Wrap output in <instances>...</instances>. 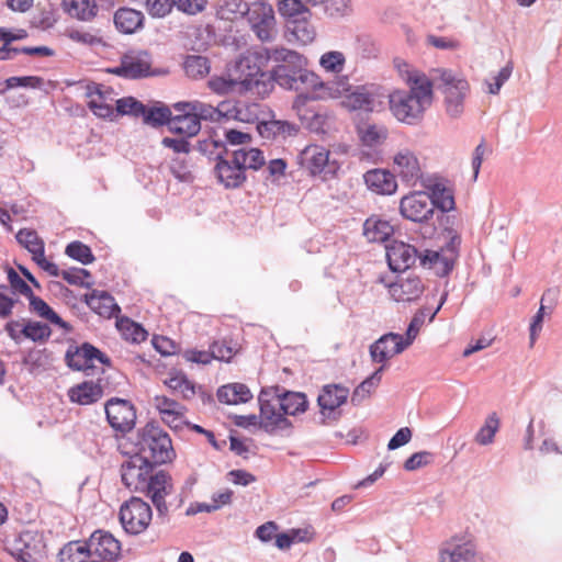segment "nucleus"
Wrapping results in <instances>:
<instances>
[{
    "mask_svg": "<svg viewBox=\"0 0 562 562\" xmlns=\"http://www.w3.org/2000/svg\"><path fill=\"white\" fill-rule=\"evenodd\" d=\"M207 87L217 94L251 92L260 98L272 91L270 76L261 70L254 56L240 57L227 74L213 76L207 81Z\"/></svg>",
    "mask_w": 562,
    "mask_h": 562,
    "instance_id": "nucleus-1",
    "label": "nucleus"
},
{
    "mask_svg": "<svg viewBox=\"0 0 562 562\" xmlns=\"http://www.w3.org/2000/svg\"><path fill=\"white\" fill-rule=\"evenodd\" d=\"M135 446L134 452L151 463L164 464L176 456L169 435L154 424H147L137 432Z\"/></svg>",
    "mask_w": 562,
    "mask_h": 562,
    "instance_id": "nucleus-2",
    "label": "nucleus"
},
{
    "mask_svg": "<svg viewBox=\"0 0 562 562\" xmlns=\"http://www.w3.org/2000/svg\"><path fill=\"white\" fill-rule=\"evenodd\" d=\"M432 80L445 97L446 111L450 116H459L463 112L464 99L470 91L467 79L450 69H435Z\"/></svg>",
    "mask_w": 562,
    "mask_h": 562,
    "instance_id": "nucleus-3",
    "label": "nucleus"
},
{
    "mask_svg": "<svg viewBox=\"0 0 562 562\" xmlns=\"http://www.w3.org/2000/svg\"><path fill=\"white\" fill-rule=\"evenodd\" d=\"M270 57L276 61L282 63L273 69L272 74H268L272 85L277 82L283 88L292 89L297 79L302 81V75L308 72L302 69L304 59L296 52L286 48H276Z\"/></svg>",
    "mask_w": 562,
    "mask_h": 562,
    "instance_id": "nucleus-4",
    "label": "nucleus"
},
{
    "mask_svg": "<svg viewBox=\"0 0 562 562\" xmlns=\"http://www.w3.org/2000/svg\"><path fill=\"white\" fill-rule=\"evenodd\" d=\"M119 517L123 529L127 533L139 535L149 527L153 510L148 503L133 496L121 505Z\"/></svg>",
    "mask_w": 562,
    "mask_h": 562,
    "instance_id": "nucleus-5",
    "label": "nucleus"
},
{
    "mask_svg": "<svg viewBox=\"0 0 562 562\" xmlns=\"http://www.w3.org/2000/svg\"><path fill=\"white\" fill-rule=\"evenodd\" d=\"M394 66L398 76L409 87V91L407 92L408 97L430 106L434 99L432 80L403 59H394Z\"/></svg>",
    "mask_w": 562,
    "mask_h": 562,
    "instance_id": "nucleus-6",
    "label": "nucleus"
},
{
    "mask_svg": "<svg viewBox=\"0 0 562 562\" xmlns=\"http://www.w3.org/2000/svg\"><path fill=\"white\" fill-rule=\"evenodd\" d=\"M153 472V463L146 457L133 452L121 464V480L131 492L140 493L147 486L146 482Z\"/></svg>",
    "mask_w": 562,
    "mask_h": 562,
    "instance_id": "nucleus-7",
    "label": "nucleus"
},
{
    "mask_svg": "<svg viewBox=\"0 0 562 562\" xmlns=\"http://www.w3.org/2000/svg\"><path fill=\"white\" fill-rule=\"evenodd\" d=\"M45 549L43 533L25 530L13 541L11 554L18 562H40L46 555Z\"/></svg>",
    "mask_w": 562,
    "mask_h": 562,
    "instance_id": "nucleus-8",
    "label": "nucleus"
},
{
    "mask_svg": "<svg viewBox=\"0 0 562 562\" xmlns=\"http://www.w3.org/2000/svg\"><path fill=\"white\" fill-rule=\"evenodd\" d=\"M86 542L93 562H116L122 555L121 542L109 531L95 530Z\"/></svg>",
    "mask_w": 562,
    "mask_h": 562,
    "instance_id": "nucleus-9",
    "label": "nucleus"
},
{
    "mask_svg": "<svg viewBox=\"0 0 562 562\" xmlns=\"http://www.w3.org/2000/svg\"><path fill=\"white\" fill-rule=\"evenodd\" d=\"M258 401L260 405L259 426L267 432L286 429L292 426L283 411H281L278 396L262 391Z\"/></svg>",
    "mask_w": 562,
    "mask_h": 562,
    "instance_id": "nucleus-10",
    "label": "nucleus"
},
{
    "mask_svg": "<svg viewBox=\"0 0 562 562\" xmlns=\"http://www.w3.org/2000/svg\"><path fill=\"white\" fill-rule=\"evenodd\" d=\"M393 171L397 177L409 186H416L418 181H423V165L417 154L405 147L400 148L392 157Z\"/></svg>",
    "mask_w": 562,
    "mask_h": 562,
    "instance_id": "nucleus-11",
    "label": "nucleus"
},
{
    "mask_svg": "<svg viewBox=\"0 0 562 562\" xmlns=\"http://www.w3.org/2000/svg\"><path fill=\"white\" fill-rule=\"evenodd\" d=\"M68 367L72 370L87 372L97 368V363L110 366V359L91 344L70 347L65 356Z\"/></svg>",
    "mask_w": 562,
    "mask_h": 562,
    "instance_id": "nucleus-12",
    "label": "nucleus"
},
{
    "mask_svg": "<svg viewBox=\"0 0 562 562\" xmlns=\"http://www.w3.org/2000/svg\"><path fill=\"white\" fill-rule=\"evenodd\" d=\"M104 409L106 419L114 430L128 432L134 428L136 408L130 401L112 397L105 403Z\"/></svg>",
    "mask_w": 562,
    "mask_h": 562,
    "instance_id": "nucleus-13",
    "label": "nucleus"
},
{
    "mask_svg": "<svg viewBox=\"0 0 562 562\" xmlns=\"http://www.w3.org/2000/svg\"><path fill=\"white\" fill-rule=\"evenodd\" d=\"M302 82H308L313 88L312 99H341L350 91L352 87L348 77L341 76L334 80L324 82L314 72H305L302 75Z\"/></svg>",
    "mask_w": 562,
    "mask_h": 562,
    "instance_id": "nucleus-14",
    "label": "nucleus"
},
{
    "mask_svg": "<svg viewBox=\"0 0 562 562\" xmlns=\"http://www.w3.org/2000/svg\"><path fill=\"white\" fill-rule=\"evenodd\" d=\"M330 151L319 145H308L300 154V165L312 176L335 173L338 166L329 160Z\"/></svg>",
    "mask_w": 562,
    "mask_h": 562,
    "instance_id": "nucleus-15",
    "label": "nucleus"
},
{
    "mask_svg": "<svg viewBox=\"0 0 562 562\" xmlns=\"http://www.w3.org/2000/svg\"><path fill=\"white\" fill-rule=\"evenodd\" d=\"M390 296L398 303H411L418 300L425 291L420 277L414 273H402L395 281L386 284Z\"/></svg>",
    "mask_w": 562,
    "mask_h": 562,
    "instance_id": "nucleus-16",
    "label": "nucleus"
},
{
    "mask_svg": "<svg viewBox=\"0 0 562 562\" xmlns=\"http://www.w3.org/2000/svg\"><path fill=\"white\" fill-rule=\"evenodd\" d=\"M390 110L401 122L413 123L428 108L418 100L408 97L406 91L395 90L389 97Z\"/></svg>",
    "mask_w": 562,
    "mask_h": 562,
    "instance_id": "nucleus-17",
    "label": "nucleus"
},
{
    "mask_svg": "<svg viewBox=\"0 0 562 562\" xmlns=\"http://www.w3.org/2000/svg\"><path fill=\"white\" fill-rule=\"evenodd\" d=\"M251 29L262 42L272 40L276 33V16L271 4L258 1L248 14Z\"/></svg>",
    "mask_w": 562,
    "mask_h": 562,
    "instance_id": "nucleus-18",
    "label": "nucleus"
},
{
    "mask_svg": "<svg viewBox=\"0 0 562 562\" xmlns=\"http://www.w3.org/2000/svg\"><path fill=\"white\" fill-rule=\"evenodd\" d=\"M400 211L409 221L424 222L432 216L434 203L426 192L417 191L401 199Z\"/></svg>",
    "mask_w": 562,
    "mask_h": 562,
    "instance_id": "nucleus-19",
    "label": "nucleus"
},
{
    "mask_svg": "<svg viewBox=\"0 0 562 562\" xmlns=\"http://www.w3.org/2000/svg\"><path fill=\"white\" fill-rule=\"evenodd\" d=\"M146 484L147 486L142 493H145L151 499L159 515H166L168 513L166 497L173 490L171 476L165 471H158L149 475Z\"/></svg>",
    "mask_w": 562,
    "mask_h": 562,
    "instance_id": "nucleus-20",
    "label": "nucleus"
},
{
    "mask_svg": "<svg viewBox=\"0 0 562 562\" xmlns=\"http://www.w3.org/2000/svg\"><path fill=\"white\" fill-rule=\"evenodd\" d=\"M408 345L404 341V336L395 333H389L381 336L370 346V356L374 362L385 363L394 356L403 352Z\"/></svg>",
    "mask_w": 562,
    "mask_h": 562,
    "instance_id": "nucleus-21",
    "label": "nucleus"
},
{
    "mask_svg": "<svg viewBox=\"0 0 562 562\" xmlns=\"http://www.w3.org/2000/svg\"><path fill=\"white\" fill-rule=\"evenodd\" d=\"M423 186L430 192L431 203L434 207L440 209L442 212H449L454 209L453 190L448 180L440 177H428L423 180Z\"/></svg>",
    "mask_w": 562,
    "mask_h": 562,
    "instance_id": "nucleus-22",
    "label": "nucleus"
},
{
    "mask_svg": "<svg viewBox=\"0 0 562 562\" xmlns=\"http://www.w3.org/2000/svg\"><path fill=\"white\" fill-rule=\"evenodd\" d=\"M88 106L99 117H111L113 115V90L103 85H94L88 88Z\"/></svg>",
    "mask_w": 562,
    "mask_h": 562,
    "instance_id": "nucleus-23",
    "label": "nucleus"
},
{
    "mask_svg": "<svg viewBox=\"0 0 562 562\" xmlns=\"http://www.w3.org/2000/svg\"><path fill=\"white\" fill-rule=\"evenodd\" d=\"M349 397V389L341 384L324 385L318 394L317 403L321 414L330 417Z\"/></svg>",
    "mask_w": 562,
    "mask_h": 562,
    "instance_id": "nucleus-24",
    "label": "nucleus"
},
{
    "mask_svg": "<svg viewBox=\"0 0 562 562\" xmlns=\"http://www.w3.org/2000/svg\"><path fill=\"white\" fill-rule=\"evenodd\" d=\"M418 257L416 248L403 241L394 240L386 247L387 262L393 271H405Z\"/></svg>",
    "mask_w": 562,
    "mask_h": 562,
    "instance_id": "nucleus-25",
    "label": "nucleus"
},
{
    "mask_svg": "<svg viewBox=\"0 0 562 562\" xmlns=\"http://www.w3.org/2000/svg\"><path fill=\"white\" fill-rule=\"evenodd\" d=\"M154 405L166 425L173 429L181 428L187 412L183 405L165 395L155 396Z\"/></svg>",
    "mask_w": 562,
    "mask_h": 562,
    "instance_id": "nucleus-26",
    "label": "nucleus"
},
{
    "mask_svg": "<svg viewBox=\"0 0 562 562\" xmlns=\"http://www.w3.org/2000/svg\"><path fill=\"white\" fill-rule=\"evenodd\" d=\"M175 109L179 112L171 116L169 121V131L184 137H193L201 130V123L190 111H187L186 102L175 104Z\"/></svg>",
    "mask_w": 562,
    "mask_h": 562,
    "instance_id": "nucleus-27",
    "label": "nucleus"
},
{
    "mask_svg": "<svg viewBox=\"0 0 562 562\" xmlns=\"http://www.w3.org/2000/svg\"><path fill=\"white\" fill-rule=\"evenodd\" d=\"M150 65L147 53L125 55L122 57L120 66L112 72L126 78H139L149 74Z\"/></svg>",
    "mask_w": 562,
    "mask_h": 562,
    "instance_id": "nucleus-28",
    "label": "nucleus"
},
{
    "mask_svg": "<svg viewBox=\"0 0 562 562\" xmlns=\"http://www.w3.org/2000/svg\"><path fill=\"white\" fill-rule=\"evenodd\" d=\"M363 179L367 187L378 194L391 195L397 190L395 175L386 169L369 170L364 173Z\"/></svg>",
    "mask_w": 562,
    "mask_h": 562,
    "instance_id": "nucleus-29",
    "label": "nucleus"
},
{
    "mask_svg": "<svg viewBox=\"0 0 562 562\" xmlns=\"http://www.w3.org/2000/svg\"><path fill=\"white\" fill-rule=\"evenodd\" d=\"M214 172L218 181L227 189L238 188L246 180L245 172L238 164L234 161V158L229 161L218 157Z\"/></svg>",
    "mask_w": 562,
    "mask_h": 562,
    "instance_id": "nucleus-30",
    "label": "nucleus"
},
{
    "mask_svg": "<svg viewBox=\"0 0 562 562\" xmlns=\"http://www.w3.org/2000/svg\"><path fill=\"white\" fill-rule=\"evenodd\" d=\"M103 396V387L100 382L83 381L68 390L70 402L78 405H91Z\"/></svg>",
    "mask_w": 562,
    "mask_h": 562,
    "instance_id": "nucleus-31",
    "label": "nucleus"
},
{
    "mask_svg": "<svg viewBox=\"0 0 562 562\" xmlns=\"http://www.w3.org/2000/svg\"><path fill=\"white\" fill-rule=\"evenodd\" d=\"M145 16L142 11L123 7L115 11L113 22L122 34H134L144 26Z\"/></svg>",
    "mask_w": 562,
    "mask_h": 562,
    "instance_id": "nucleus-32",
    "label": "nucleus"
},
{
    "mask_svg": "<svg viewBox=\"0 0 562 562\" xmlns=\"http://www.w3.org/2000/svg\"><path fill=\"white\" fill-rule=\"evenodd\" d=\"M88 306L102 317L111 318L120 312L114 297L104 291H92L86 297Z\"/></svg>",
    "mask_w": 562,
    "mask_h": 562,
    "instance_id": "nucleus-33",
    "label": "nucleus"
},
{
    "mask_svg": "<svg viewBox=\"0 0 562 562\" xmlns=\"http://www.w3.org/2000/svg\"><path fill=\"white\" fill-rule=\"evenodd\" d=\"M393 233L390 222L376 216L369 217L363 224V234L371 243H384Z\"/></svg>",
    "mask_w": 562,
    "mask_h": 562,
    "instance_id": "nucleus-34",
    "label": "nucleus"
},
{
    "mask_svg": "<svg viewBox=\"0 0 562 562\" xmlns=\"http://www.w3.org/2000/svg\"><path fill=\"white\" fill-rule=\"evenodd\" d=\"M164 383L177 395H180L183 400H191L196 394V386L194 382L182 371H170Z\"/></svg>",
    "mask_w": 562,
    "mask_h": 562,
    "instance_id": "nucleus-35",
    "label": "nucleus"
},
{
    "mask_svg": "<svg viewBox=\"0 0 562 562\" xmlns=\"http://www.w3.org/2000/svg\"><path fill=\"white\" fill-rule=\"evenodd\" d=\"M217 398L221 403L237 405L250 401L252 394L247 385L243 383H232L218 389Z\"/></svg>",
    "mask_w": 562,
    "mask_h": 562,
    "instance_id": "nucleus-36",
    "label": "nucleus"
},
{
    "mask_svg": "<svg viewBox=\"0 0 562 562\" xmlns=\"http://www.w3.org/2000/svg\"><path fill=\"white\" fill-rule=\"evenodd\" d=\"M419 258L422 265L432 269L438 277L449 274L453 268V258L446 256L442 251L426 250L425 255Z\"/></svg>",
    "mask_w": 562,
    "mask_h": 562,
    "instance_id": "nucleus-37",
    "label": "nucleus"
},
{
    "mask_svg": "<svg viewBox=\"0 0 562 562\" xmlns=\"http://www.w3.org/2000/svg\"><path fill=\"white\" fill-rule=\"evenodd\" d=\"M63 9L70 16L81 21H90L98 13L94 0H63Z\"/></svg>",
    "mask_w": 562,
    "mask_h": 562,
    "instance_id": "nucleus-38",
    "label": "nucleus"
},
{
    "mask_svg": "<svg viewBox=\"0 0 562 562\" xmlns=\"http://www.w3.org/2000/svg\"><path fill=\"white\" fill-rule=\"evenodd\" d=\"M341 105L349 111H366L373 110V98L363 88H350V91L345 95Z\"/></svg>",
    "mask_w": 562,
    "mask_h": 562,
    "instance_id": "nucleus-39",
    "label": "nucleus"
},
{
    "mask_svg": "<svg viewBox=\"0 0 562 562\" xmlns=\"http://www.w3.org/2000/svg\"><path fill=\"white\" fill-rule=\"evenodd\" d=\"M279 398L281 411L285 417L295 416L307 409V400L304 393L284 392L283 394H274Z\"/></svg>",
    "mask_w": 562,
    "mask_h": 562,
    "instance_id": "nucleus-40",
    "label": "nucleus"
},
{
    "mask_svg": "<svg viewBox=\"0 0 562 562\" xmlns=\"http://www.w3.org/2000/svg\"><path fill=\"white\" fill-rule=\"evenodd\" d=\"M59 562H93L86 541H70L59 551Z\"/></svg>",
    "mask_w": 562,
    "mask_h": 562,
    "instance_id": "nucleus-41",
    "label": "nucleus"
},
{
    "mask_svg": "<svg viewBox=\"0 0 562 562\" xmlns=\"http://www.w3.org/2000/svg\"><path fill=\"white\" fill-rule=\"evenodd\" d=\"M233 156L234 161L238 164L244 172L246 169L258 170L266 164L263 153L258 148H241L235 150Z\"/></svg>",
    "mask_w": 562,
    "mask_h": 562,
    "instance_id": "nucleus-42",
    "label": "nucleus"
},
{
    "mask_svg": "<svg viewBox=\"0 0 562 562\" xmlns=\"http://www.w3.org/2000/svg\"><path fill=\"white\" fill-rule=\"evenodd\" d=\"M258 133L267 139H276L280 136L285 137L294 132L293 125L285 121H262L257 124Z\"/></svg>",
    "mask_w": 562,
    "mask_h": 562,
    "instance_id": "nucleus-43",
    "label": "nucleus"
},
{
    "mask_svg": "<svg viewBox=\"0 0 562 562\" xmlns=\"http://www.w3.org/2000/svg\"><path fill=\"white\" fill-rule=\"evenodd\" d=\"M29 299L31 310L34 313L47 319L52 324H55L60 328H64L66 331H71V326L68 323L64 322L44 300L35 296L34 294H32V296H30Z\"/></svg>",
    "mask_w": 562,
    "mask_h": 562,
    "instance_id": "nucleus-44",
    "label": "nucleus"
},
{
    "mask_svg": "<svg viewBox=\"0 0 562 562\" xmlns=\"http://www.w3.org/2000/svg\"><path fill=\"white\" fill-rule=\"evenodd\" d=\"M387 128L376 124H362L358 126V135L363 145L379 146L387 138Z\"/></svg>",
    "mask_w": 562,
    "mask_h": 562,
    "instance_id": "nucleus-45",
    "label": "nucleus"
},
{
    "mask_svg": "<svg viewBox=\"0 0 562 562\" xmlns=\"http://www.w3.org/2000/svg\"><path fill=\"white\" fill-rule=\"evenodd\" d=\"M501 419L496 413H491L484 424L474 436V441L480 446H488L494 442L496 432L499 430Z\"/></svg>",
    "mask_w": 562,
    "mask_h": 562,
    "instance_id": "nucleus-46",
    "label": "nucleus"
},
{
    "mask_svg": "<svg viewBox=\"0 0 562 562\" xmlns=\"http://www.w3.org/2000/svg\"><path fill=\"white\" fill-rule=\"evenodd\" d=\"M475 555V547L471 541L457 544L452 549L441 551L440 562H470Z\"/></svg>",
    "mask_w": 562,
    "mask_h": 562,
    "instance_id": "nucleus-47",
    "label": "nucleus"
},
{
    "mask_svg": "<svg viewBox=\"0 0 562 562\" xmlns=\"http://www.w3.org/2000/svg\"><path fill=\"white\" fill-rule=\"evenodd\" d=\"M116 327L127 341L139 344L147 339L148 333L139 324L127 317L117 319Z\"/></svg>",
    "mask_w": 562,
    "mask_h": 562,
    "instance_id": "nucleus-48",
    "label": "nucleus"
},
{
    "mask_svg": "<svg viewBox=\"0 0 562 562\" xmlns=\"http://www.w3.org/2000/svg\"><path fill=\"white\" fill-rule=\"evenodd\" d=\"M241 349L238 341L233 339L215 340L211 344L214 360L229 362Z\"/></svg>",
    "mask_w": 562,
    "mask_h": 562,
    "instance_id": "nucleus-49",
    "label": "nucleus"
},
{
    "mask_svg": "<svg viewBox=\"0 0 562 562\" xmlns=\"http://www.w3.org/2000/svg\"><path fill=\"white\" fill-rule=\"evenodd\" d=\"M16 240L32 254V258L44 252V241L33 229H20L16 234Z\"/></svg>",
    "mask_w": 562,
    "mask_h": 562,
    "instance_id": "nucleus-50",
    "label": "nucleus"
},
{
    "mask_svg": "<svg viewBox=\"0 0 562 562\" xmlns=\"http://www.w3.org/2000/svg\"><path fill=\"white\" fill-rule=\"evenodd\" d=\"M209 60L203 56H188L184 61V71L191 78L203 77L209 74Z\"/></svg>",
    "mask_w": 562,
    "mask_h": 562,
    "instance_id": "nucleus-51",
    "label": "nucleus"
},
{
    "mask_svg": "<svg viewBox=\"0 0 562 562\" xmlns=\"http://www.w3.org/2000/svg\"><path fill=\"white\" fill-rule=\"evenodd\" d=\"M251 8L244 0H225L221 7L222 18L234 20L239 16L248 15Z\"/></svg>",
    "mask_w": 562,
    "mask_h": 562,
    "instance_id": "nucleus-52",
    "label": "nucleus"
},
{
    "mask_svg": "<svg viewBox=\"0 0 562 562\" xmlns=\"http://www.w3.org/2000/svg\"><path fill=\"white\" fill-rule=\"evenodd\" d=\"M115 104L119 114L132 115L135 117H139L142 114H145V105L133 97L117 99Z\"/></svg>",
    "mask_w": 562,
    "mask_h": 562,
    "instance_id": "nucleus-53",
    "label": "nucleus"
},
{
    "mask_svg": "<svg viewBox=\"0 0 562 562\" xmlns=\"http://www.w3.org/2000/svg\"><path fill=\"white\" fill-rule=\"evenodd\" d=\"M346 58L341 52L331 50L322 55L319 59L321 66L326 70L335 74L342 71Z\"/></svg>",
    "mask_w": 562,
    "mask_h": 562,
    "instance_id": "nucleus-54",
    "label": "nucleus"
},
{
    "mask_svg": "<svg viewBox=\"0 0 562 562\" xmlns=\"http://www.w3.org/2000/svg\"><path fill=\"white\" fill-rule=\"evenodd\" d=\"M550 296H552V301H553L555 299V292L552 291V290H548L547 292H544V294L541 297L540 307H539L537 314L533 316L532 322L530 324V340H531V344L535 342L538 334L540 333V330L542 328L543 316H544L546 308H547V306L544 305V302Z\"/></svg>",
    "mask_w": 562,
    "mask_h": 562,
    "instance_id": "nucleus-55",
    "label": "nucleus"
},
{
    "mask_svg": "<svg viewBox=\"0 0 562 562\" xmlns=\"http://www.w3.org/2000/svg\"><path fill=\"white\" fill-rule=\"evenodd\" d=\"M67 37L75 43L86 46H95L102 44V38L97 33L82 29L68 30Z\"/></svg>",
    "mask_w": 562,
    "mask_h": 562,
    "instance_id": "nucleus-56",
    "label": "nucleus"
},
{
    "mask_svg": "<svg viewBox=\"0 0 562 562\" xmlns=\"http://www.w3.org/2000/svg\"><path fill=\"white\" fill-rule=\"evenodd\" d=\"M186 108L187 111H190L194 114L200 123L201 120L216 122V112L214 106L211 104L201 101H192L186 102Z\"/></svg>",
    "mask_w": 562,
    "mask_h": 562,
    "instance_id": "nucleus-57",
    "label": "nucleus"
},
{
    "mask_svg": "<svg viewBox=\"0 0 562 562\" xmlns=\"http://www.w3.org/2000/svg\"><path fill=\"white\" fill-rule=\"evenodd\" d=\"M66 254L78 261H80L83 265L91 263L94 260V256L91 251V249L80 243V241H72L66 247Z\"/></svg>",
    "mask_w": 562,
    "mask_h": 562,
    "instance_id": "nucleus-58",
    "label": "nucleus"
},
{
    "mask_svg": "<svg viewBox=\"0 0 562 562\" xmlns=\"http://www.w3.org/2000/svg\"><path fill=\"white\" fill-rule=\"evenodd\" d=\"M22 334L33 341H43L50 336V329L47 325L40 322L29 323L22 328Z\"/></svg>",
    "mask_w": 562,
    "mask_h": 562,
    "instance_id": "nucleus-59",
    "label": "nucleus"
},
{
    "mask_svg": "<svg viewBox=\"0 0 562 562\" xmlns=\"http://www.w3.org/2000/svg\"><path fill=\"white\" fill-rule=\"evenodd\" d=\"M144 122L151 125L167 124L171 119V112L168 108H153L147 110L145 108V114H142Z\"/></svg>",
    "mask_w": 562,
    "mask_h": 562,
    "instance_id": "nucleus-60",
    "label": "nucleus"
},
{
    "mask_svg": "<svg viewBox=\"0 0 562 562\" xmlns=\"http://www.w3.org/2000/svg\"><path fill=\"white\" fill-rule=\"evenodd\" d=\"M259 104H236L234 120L245 123H254L258 120Z\"/></svg>",
    "mask_w": 562,
    "mask_h": 562,
    "instance_id": "nucleus-61",
    "label": "nucleus"
},
{
    "mask_svg": "<svg viewBox=\"0 0 562 562\" xmlns=\"http://www.w3.org/2000/svg\"><path fill=\"white\" fill-rule=\"evenodd\" d=\"M278 11L282 16L294 18L307 12V9L300 0H279Z\"/></svg>",
    "mask_w": 562,
    "mask_h": 562,
    "instance_id": "nucleus-62",
    "label": "nucleus"
},
{
    "mask_svg": "<svg viewBox=\"0 0 562 562\" xmlns=\"http://www.w3.org/2000/svg\"><path fill=\"white\" fill-rule=\"evenodd\" d=\"M293 34L303 44H310L315 38V29L306 20H300L294 22Z\"/></svg>",
    "mask_w": 562,
    "mask_h": 562,
    "instance_id": "nucleus-63",
    "label": "nucleus"
},
{
    "mask_svg": "<svg viewBox=\"0 0 562 562\" xmlns=\"http://www.w3.org/2000/svg\"><path fill=\"white\" fill-rule=\"evenodd\" d=\"M173 5V0H146V9L154 18H164L168 15Z\"/></svg>",
    "mask_w": 562,
    "mask_h": 562,
    "instance_id": "nucleus-64",
    "label": "nucleus"
}]
</instances>
